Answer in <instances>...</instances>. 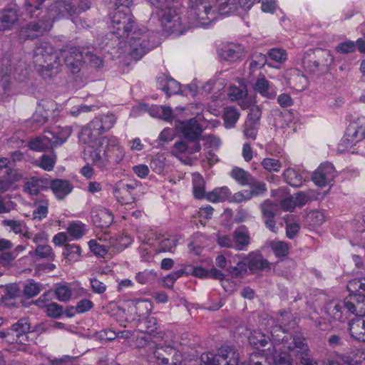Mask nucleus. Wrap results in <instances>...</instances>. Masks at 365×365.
<instances>
[{
	"label": "nucleus",
	"mask_w": 365,
	"mask_h": 365,
	"mask_svg": "<svg viewBox=\"0 0 365 365\" xmlns=\"http://www.w3.org/2000/svg\"><path fill=\"white\" fill-rule=\"evenodd\" d=\"M351 294L344 301L333 302L326 307V313L335 321L344 322L351 314L365 315V282L354 279L347 284Z\"/></svg>",
	"instance_id": "nucleus-1"
},
{
	"label": "nucleus",
	"mask_w": 365,
	"mask_h": 365,
	"mask_svg": "<svg viewBox=\"0 0 365 365\" xmlns=\"http://www.w3.org/2000/svg\"><path fill=\"white\" fill-rule=\"evenodd\" d=\"M116 118L113 113L98 115L82 127L78 133L79 141L88 145L93 150L101 146V139L109 138L102 135L110 130L114 125Z\"/></svg>",
	"instance_id": "nucleus-2"
},
{
	"label": "nucleus",
	"mask_w": 365,
	"mask_h": 365,
	"mask_svg": "<svg viewBox=\"0 0 365 365\" xmlns=\"http://www.w3.org/2000/svg\"><path fill=\"white\" fill-rule=\"evenodd\" d=\"M33 63L38 73L44 79H50L59 71L60 56L48 42H40L33 51Z\"/></svg>",
	"instance_id": "nucleus-3"
},
{
	"label": "nucleus",
	"mask_w": 365,
	"mask_h": 365,
	"mask_svg": "<svg viewBox=\"0 0 365 365\" xmlns=\"http://www.w3.org/2000/svg\"><path fill=\"white\" fill-rule=\"evenodd\" d=\"M101 143H103L101 146L92 150L90 158L97 168L107 170L119 164L125 153L115 138L101 139Z\"/></svg>",
	"instance_id": "nucleus-4"
},
{
	"label": "nucleus",
	"mask_w": 365,
	"mask_h": 365,
	"mask_svg": "<svg viewBox=\"0 0 365 365\" xmlns=\"http://www.w3.org/2000/svg\"><path fill=\"white\" fill-rule=\"evenodd\" d=\"M94 50L91 46H66L60 50L58 54L63 58L64 63L69 71L73 73H77L85 63L96 68L103 65V60L94 53Z\"/></svg>",
	"instance_id": "nucleus-5"
},
{
	"label": "nucleus",
	"mask_w": 365,
	"mask_h": 365,
	"mask_svg": "<svg viewBox=\"0 0 365 365\" xmlns=\"http://www.w3.org/2000/svg\"><path fill=\"white\" fill-rule=\"evenodd\" d=\"M91 8L90 0H58L48 8L53 21L63 17L73 19Z\"/></svg>",
	"instance_id": "nucleus-6"
},
{
	"label": "nucleus",
	"mask_w": 365,
	"mask_h": 365,
	"mask_svg": "<svg viewBox=\"0 0 365 365\" xmlns=\"http://www.w3.org/2000/svg\"><path fill=\"white\" fill-rule=\"evenodd\" d=\"M149 3L158 9V15L165 31L183 34L180 17L172 8V0H148Z\"/></svg>",
	"instance_id": "nucleus-7"
},
{
	"label": "nucleus",
	"mask_w": 365,
	"mask_h": 365,
	"mask_svg": "<svg viewBox=\"0 0 365 365\" xmlns=\"http://www.w3.org/2000/svg\"><path fill=\"white\" fill-rule=\"evenodd\" d=\"M187 18L190 28L197 27L209 25L217 19V14L210 2L189 1Z\"/></svg>",
	"instance_id": "nucleus-8"
},
{
	"label": "nucleus",
	"mask_w": 365,
	"mask_h": 365,
	"mask_svg": "<svg viewBox=\"0 0 365 365\" xmlns=\"http://www.w3.org/2000/svg\"><path fill=\"white\" fill-rule=\"evenodd\" d=\"M154 37L153 32L145 29L135 31L128 41L130 55L135 60H139L154 47V43L151 42Z\"/></svg>",
	"instance_id": "nucleus-9"
},
{
	"label": "nucleus",
	"mask_w": 365,
	"mask_h": 365,
	"mask_svg": "<svg viewBox=\"0 0 365 365\" xmlns=\"http://www.w3.org/2000/svg\"><path fill=\"white\" fill-rule=\"evenodd\" d=\"M333 61L330 51L318 48L307 53L303 63L310 72L320 75L328 71Z\"/></svg>",
	"instance_id": "nucleus-10"
},
{
	"label": "nucleus",
	"mask_w": 365,
	"mask_h": 365,
	"mask_svg": "<svg viewBox=\"0 0 365 365\" xmlns=\"http://www.w3.org/2000/svg\"><path fill=\"white\" fill-rule=\"evenodd\" d=\"M202 365H237L239 354L230 346L220 348L216 354L204 353L201 356Z\"/></svg>",
	"instance_id": "nucleus-11"
},
{
	"label": "nucleus",
	"mask_w": 365,
	"mask_h": 365,
	"mask_svg": "<svg viewBox=\"0 0 365 365\" xmlns=\"http://www.w3.org/2000/svg\"><path fill=\"white\" fill-rule=\"evenodd\" d=\"M113 192L122 203L130 204L143 194L142 185L135 180H120L115 184Z\"/></svg>",
	"instance_id": "nucleus-12"
},
{
	"label": "nucleus",
	"mask_w": 365,
	"mask_h": 365,
	"mask_svg": "<svg viewBox=\"0 0 365 365\" xmlns=\"http://www.w3.org/2000/svg\"><path fill=\"white\" fill-rule=\"evenodd\" d=\"M133 20L128 8L123 10L116 9L110 14L112 33L119 38L125 37L133 26Z\"/></svg>",
	"instance_id": "nucleus-13"
},
{
	"label": "nucleus",
	"mask_w": 365,
	"mask_h": 365,
	"mask_svg": "<svg viewBox=\"0 0 365 365\" xmlns=\"http://www.w3.org/2000/svg\"><path fill=\"white\" fill-rule=\"evenodd\" d=\"M292 342L287 345V350L293 351L296 357L299 360L301 365H314L313 360L309 357V347L304 337L295 336L290 338Z\"/></svg>",
	"instance_id": "nucleus-14"
},
{
	"label": "nucleus",
	"mask_w": 365,
	"mask_h": 365,
	"mask_svg": "<svg viewBox=\"0 0 365 365\" xmlns=\"http://www.w3.org/2000/svg\"><path fill=\"white\" fill-rule=\"evenodd\" d=\"M336 177V170L330 163L322 164L312 175V181L319 187H325Z\"/></svg>",
	"instance_id": "nucleus-15"
},
{
	"label": "nucleus",
	"mask_w": 365,
	"mask_h": 365,
	"mask_svg": "<svg viewBox=\"0 0 365 365\" xmlns=\"http://www.w3.org/2000/svg\"><path fill=\"white\" fill-rule=\"evenodd\" d=\"M30 329L31 325L29 319H20L10 327V330L12 332V341L21 344H26L29 341L28 334L30 333Z\"/></svg>",
	"instance_id": "nucleus-16"
},
{
	"label": "nucleus",
	"mask_w": 365,
	"mask_h": 365,
	"mask_svg": "<svg viewBox=\"0 0 365 365\" xmlns=\"http://www.w3.org/2000/svg\"><path fill=\"white\" fill-rule=\"evenodd\" d=\"M179 129L183 137L189 141L200 140L203 129L195 118L180 122Z\"/></svg>",
	"instance_id": "nucleus-17"
},
{
	"label": "nucleus",
	"mask_w": 365,
	"mask_h": 365,
	"mask_svg": "<svg viewBox=\"0 0 365 365\" xmlns=\"http://www.w3.org/2000/svg\"><path fill=\"white\" fill-rule=\"evenodd\" d=\"M23 190L29 195H37L41 190L49 188L50 180L46 178L31 177L24 179Z\"/></svg>",
	"instance_id": "nucleus-18"
},
{
	"label": "nucleus",
	"mask_w": 365,
	"mask_h": 365,
	"mask_svg": "<svg viewBox=\"0 0 365 365\" xmlns=\"http://www.w3.org/2000/svg\"><path fill=\"white\" fill-rule=\"evenodd\" d=\"M53 20L48 15L46 19H39L38 21H33L29 22L24 30L29 38H36L38 35L49 31L53 26Z\"/></svg>",
	"instance_id": "nucleus-19"
},
{
	"label": "nucleus",
	"mask_w": 365,
	"mask_h": 365,
	"mask_svg": "<svg viewBox=\"0 0 365 365\" xmlns=\"http://www.w3.org/2000/svg\"><path fill=\"white\" fill-rule=\"evenodd\" d=\"M9 59H2L0 62V68L5 74L0 78V101L6 99L11 94L10 78L8 73L10 71Z\"/></svg>",
	"instance_id": "nucleus-20"
},
{
	"label": "nucleus",
	"mask_w": 365,
	"mask_h": 365,
	"mask_svg": "<svg viewBox=\"0 0 365 365\" xmlns=\"http://www.w3.org/2000/svg\"><path fill=\"white\" fill-rule=\"evenodd\" d=\"M232 238L235 242L236 250H247L250 243L251 238L249 230L245 225L240 226L234 230Z\"/></svg>",
	"instance_id": "nucleus-21"
},
{
	"label": "nucleus",
	"mask_w": 365,
	"mask_h": 365,
	"mask_svg": "<svg viewBox=\"0 0 365 365\" xmlns=\"http://www.w3.org/2000/svg\"><path fill=\"white\" fill-rule=\"evenodd\" d=\"M246 264L247 268H249L252 274L270 269L269 262L261 255L253 252L249 254L247 263Z\"/></svg>",
	"instance_id": "nucleus-22"
},
{
	"label": "nucleus",
	"mask_w": 365,
	"mask_h": 365,
	"mask_svg": "<svg viewBox=\"0 0 365 365\" xmlns=\"http://www.w3.org/2000/svg\"><path fill=\"white\" fill-rule=\"evenodd\" d=\"M287 83L291 88L302 91L307 87L308 81L299 70L292 69L287 73Z\"/></svg>",
	"instance_id": "nucleus-23"
},
{
	"label": "nucleus",
	"mask_w": 365,
	"mask_h": 365,
	"mask_svg": "<svg viewBox=\"0 0 365 365\" xmlns=\"http://www.w3.org/2000/svg\"><path fill=\"white\" fill-rule=\"evenodd\" d=\"M73 132V127L71 125L56 127L53 131H46V133L48 134L53 138V146H58L66 142L67 139Z\"/></svg>",
	"instance_id": "nucleus-24"
},
{
	"label": "nucleus",
	"mask_w": 365,
	"mask_h": 365,
	"mask_svg": "<svg viewBox=\"0 0 365 365\" xmlns=\"http://www.w3.org/2000/svg\"><path fill=\"white\" fill-rule=\"evenodd\" d=\"M158 86L163 91L167 96L178 94L180 92V84L172 78L163 74L158 78Z\"/></svg>",
	"instance_id": "nucleus-25"
},
{
	"label": "nucleus",
	"mask_w": 365,
	"mask_h": 365,
	"mask_svg": "<svg viewBox=\"0 0 365 365\" xmlns=\"http://www.w3.org/2000/svg\"><path fill=\"white\" fill-rule=\"evenodd\" d=\"M49 187L59 200L64 199L73 188L69 181L62 179H55L50 181Z\"/></svg>",
	"instance_id": "nucleus-26"
},
{
	"label": "nucleus",
	"mask_w": 365,
	"mask_h": 365,
	"mask_svg": "<svg viewBox=\"0 0 365 365\" xmlns=\"http://www.w3.org/2000/svg\"><path fill=\"white\" fill-rule=\"evenodd\" d=\"M91 217L93 224L100 228H107L113 222V215L106 209L93 210Z\"/></svg>",
	"instance_id": "nucleus-27"
},
{
	"label": "nucleus",
	"mask_w": 365,
	"mask_h": 365,
	"mask_svg": "<svg viewBox=\"0 0 365 365\" xmlns=\"http://www.w3.org/2000/svg\"><path fill=\"white\" fill-rule=\"evenodd\" d=\"M19 20L16 8H9L0 11V31L10 29Z\"/></svg>",
	"instance_id": "nucleus-28"
},
{
	"label": "nucleus",
	"mask_w": 365,
	"mask_h": 365,
	"mask_svg": "<svg viewBox=\"0 0 365 365\" xmlns=\"http://www.w3.org/2000/svg\"><path fill=\"white\" fill-rule=\"evenodd\" d=\"M349 331L356 341L365 342V319L359 318L351 320L349 324Z\"/></svg>",
	"instance_id": "nucleus-29"
},
{
	"label": "nucleus",
	"mask_w": 365,
	"mask_h": 365,
	"mask_svg": "<svg viewBox=\"0 0 365 365\" xmlns=\"http://www.w3.org/2000/svg\"><path fill=\"white\" fill-rule=\"evenodd\" d=\"M12 247L11 241L6 239H0V264L3 267L9 266L16 257L14 252H8Z\"/></svg>",
	"instance_id": "nucleus-30"
},
{
	"label": "nucleus",
	"mask_w": 365,
	"mask_h": 365,
	"mask_svg": "<svg viewBox=\"0 0 365 365\" xmlns=\"http://www.w3.org/2000/svg\"><path fill=\"white\" fill-rule=\"evenodd\" d=\"M287 331H288L277 324L273 326L270 331L272 340L277 343H282L283 347L286 349H287V345L289 343L292 342V339H290L291 337L300 336L299 334L285 335Z\"/></svg>",
	"instance_id": "nucleus-31"
},
{
	"label": "nucleus",
	"mask_w": 365,
	"mask_h": 365,
	"mask_svg": "<svg viewBox=\"0 0 365 365\" xmlns=\"http://www.w3.org/2000/svg\"><path fill=\"white\" fill-rule=\"evenodd\" d=\"M53 138L48 134L43 137H36L29 143V147L31 150L43 152L54 148L52 144Z\"/></svg>",
	"instance_id": "nucleus-32"
},
{
	"label": "nucleus",
	"mask_w": 365,
	"mask_h": 365,
	"mask_svg": "<svg viewBox=\"0 0 365 365\" xmlns=\"http://www.w3.org/2000/svg\"><path fill=\"white\" fill-rule=\"evenodd\" d=\"M245 56L244 49L241 45L231 44L222 50V58L225 61H235Z\"/></svg>",
	"instance_id": "nucleus-33"
},
{
	"label": "nucleus",
	"mask_w": 365,
	"mask_h": 365,
	"mask_svg": "<svg viewBox=\"0 0 365 365\" xmlns=\"http://www.w3.org/2000/svg\"><path fill=\"white\" fill-rule=\"evenodd\" d=\"M158 240V252H173V250L177 245V239L174 236L170 235H160L157 237Z\"/></svg>",
	"instance_id": "nucleus-34"
},
{
	"label": "nucleus",
	"mask_w": 365,
	"mask_h": 365,
	"mask_svg": "<svg viewBox=\"0 0 365 365\" xmlns=\"http://www.w3.org/2000/svg\"><path fill=\"white\" fill-rule=\"evenodd\" d=\"M254 89L262 96L269 99L276 96V93L270 88L269 81L264 76L257 78Z\"/></svg>",
	"instance_id": "nucleus-35"
},
{
	"label": "nucleus",
	"mask_w": 365,
	"mask_h": 365,
	"mask_svg": "<svg viewBox=\"0 0 365 365\" xmlns=\"http://www.w3.org/2000/svg\"><path fill=\"white\" fill-rule=\"evenodd\" d=\"M230 195V192L227 187H217L206 195V198L212 202H224Z\"/></svg>",
	"instance_id": "nucleus-36"
},
{
	"label": "nucleus",
	"mask_w": 365,
	"mask_h": 365,
	"mask_svg": "<svg viewBox=\"0 0 365 365\" xmlns=\"http://www.w3.org/2000/svg\"><path fill=\"white\" fill-rule=\"evenodd\" d=\"M287 183L292 187H299L303 182L302 175L292 168H287L283 173Z\"/></svg>",
	"instance_id": "nucleus-37"
},
{
	"label": "nucleus",
	"mask_w": 365,
	"mask_h": 365,
	"mask_svg": "<svg viewBox=\"0 0 365 365\" xmlns=\"http://www.w3.org/2000/svg\"><path fill=\"white\" fill-rule=\"evenodd\" d=\"M216 6L221 15L231 14L238 8L237 0H216Z\"/></svg>",
	"instance_id": "nucleus-38"
},
{
	"label": "nucleus",
	"mask_w": 365,
	"mask_h": 365,
	"mask_svg": "<svg viewBox=\"0 0 365 365\" xmlns=\"http://www.w3.org/2000/svg\"><path fill=\"white\" fill-rule=\"evenodd\" d=\"M277 325L289 331L294 329L297 324L295 319L289 312H280L279 316L277 317Z\"/></svg>",
	"instance_id": "nucleus-39"
},
{
	"label": "nucleus",
	"mask_w": 365,
	"mask_h": 365,
	"mask_svg": "<svg viewBox=\"0 0 365 365\" xmlns=\"http://www.w3.org/2000/svg\"><path fill=\"white\" fill-rule=\"evenodd\" d=\"M230 175L241 185H247L253 178L250 173L240 168L232 170Z\"/></svg>",
	"instance_id": "nucleus-40"
},
{
	"label": "nucleus",
	"mask_w": 365,
	"mask_h": 365,
	"mask_svg": "<svg viewBox=\"0 0 365 365\" xmlns=\"http://www.w3.org/2000/svg\"><path fill=\"white\" fill-rule=\"evenodd\" d=\"M193 194L195 198L202 199L205 195V180L198 173L192 175Z\"/></svg>",
	"instance_id": "nucleus-41"
},
{
	"label": "nucleus",
	"mask_w": 365,
	"mask_h": 365,
	"mask_svg": "<svg viewBox=\"0 0 365 365\" xmlns=\"http://www.w3.org/2000/svg\"><path fill=\"white\" fill-rule=\"evenodd\" d=\"M86 225L80 221L69 223L67 232L73 239H80L86 234Z\"/></svg>",
	"instance_id": "nucleus-42"
},
{
	"label": "nucleus",
	"mask_w": 365,
	"mask_h": 365,
	"mask_svg": "<svg viewBox=\"0 0 365 365\" xmlns=\"http://www.w3.org/2000/svg\"><path fill=\"white\" fill-rule=\"evenodd\" d=\"M240 117L238 110L234 107H227L225 108L223 119L225 121V125L227 128H232Z\"/></svg>",
	"instance_id": "nucleus-43"
},
{
	"label": "nucleus",
	"mask_w": 365,
	"mask_h": 365,
	"mask_svg": "<svg viewBox=\"0 0 365 365\" xmlns=\"http://www.w3.org/2000/svg\"><path fill=\"white\" fill-rule=\"evenodd\" d=\"M81 251L80 247L77 245L66 244L63 254L68 260L76 262L80 259Z\"/></svg>",
	"instance_id": "nucleus-44"
},
{
	"label": "nucleus",
	"mask_w": 365,
	"mask_h": 365,
	"mask_svg": "<svg viewBox=\"0 0 365 365\" xmlns=\"http://www.w3.org/2000/svg\"><path fill=\"white\" fill-rule=\"evenodd\" d=\"M268 340H271V339L260 331H254L249 336L250 344L257 349L264 347L267 344Z\"/></svg>",
	"instance_id": "nucleus-45"
},
{
	"label": "nucleus",
	"mask_w": 365,
	"mask_h": 365,
	"mask_svg": "<svg viewBox=\"0 0 365 365\" xmlns=\"http://www.w3.org/2000/svg\"><path fill=\"white\" fill-rule=\"evenodd\" d=\"M360 137L361 135L358 132L357 127L349 128L341 140V144H344L346 147H351L356 143L362 140Z\"/></svg>",
	"instance_id": "nucleus-46"
},
{
	"label": "nucleus",
	"mask_w": 365,
	"mask_h": 365,
	"mask_svg": "<svg viewBox=\"0 0 365 365\" xmlns=\"http://www.w3.org/2000/svg\"><path fill=\"white\" fill-rule=\"evenodd\" d=\"M42 289L41 284L31 280L24 285L23 293L26 298H32L38 294Z\"/></svg>",
	"instance_id": "nucleus-47"
},
{
	"label": "nucleus",
	"mask_w": 365,
	"mask_h": 365,
	"mask_svg": "<svg viewBox=\"0 0 365 365\" xmlns=\"http://www.w3.org/2000/svg\"><path fill=\"white\" fill-rule=\"evenodd\" d=\"M250 187L249 193L251 194V198L253 196L262 195L267 191L266 184L252 178L248 185Z\"/></svg>",
	"instance_id": "nucleus-48"
},
{
	"label": "nucleus",
	"mask_w": 365,
	"mask_h": 365,
	"mask_svg": "<svg viewBox=\"0 0 365 365\" xmlns=\"http://www.w3.org/2000/svg\"><path fill=\"white\" fill-rule=\"evenodd\" d=\"M2 225L9 227L15 234H21L28 230L26 223L22 220H4L2 221Z\"/></svg>",
	"instance_id": "nucleus-49"
},
{
	"label": "nucleus",
	"mask_w": 365,
	"mask_h": 365,
	"mask_svg": "<svg viewBox=\"0 0 365 365\" xmlns=\"http://www.w3.org/2000/svg\"><path fill=\"white\" fill-rule=\"evenodd\" d=\"M45 0H27L26 2V11L31 18L38 17L40 6Z\"/></svg>",
	"instance_id": "nucleus-50"
},
{
	"label": "nucleus",
	"mask_w": 365,
	"mask_h": 365,
	"mask_svg": "<svg viewBox=\"0 0 365 365\" xmlns=\"http://www.w3.org/2000/svg\"><path fill=\"white\" fill-rule=\"evenodd\" d=\"M270 247L274 255L278 257H285L289 254V245L282 241H274L270 243Z\"/></svg>",
	"instance_id": "nucleus-51"
},
{
	"label": "nucleus",
	"mask_w": 365,
	"mask_h": 365,
	"mask_svg": "<svg viewBox=\"0 0 365 365\" xmlns=\"http://www.w3.org/2000/svg\"><path fill=\"white\" fill-rule=\"evenodd\" d=\"M56 108V103L51 99H43L39 101L37 105L36 110L42 113L47 115Z\"/></svg>",
	"instance_id": "nucleus-52"
},
{
	"label": "nucleus",
	"mask_w": 365,
	"mask_h": 365,
	"mask_svg": "<svg viewBox=\"0 0 365 365\" xmlns=\"http://www.w3.org/2000/svg\"><path fill=\"white\" fill-rule=\"evenodd\" d=\"M56 161V156L55 155H43L40 158L39 166L46 171H51L53 169Z\"/></svg>",
	"instance_id": "nucleus-53"
},
{
	"label": "nucleus",
	"mask_w": 365,
	"mask_h": 365,
	"mask_svg": "<svg viewBox=\"0 0 365 365\" xmlns=\"http://www.w3.org/2000/svg\"><path fill=\"white\" fill-rule=\"evenodd\" d=\"M164 157L163 155H156L150 161V166L151 169L156 173H161L165 168Z\"/></svg>",
	"instance_id": "nucleus-54"
},
{
	"label": "nucleus",
	"mask_w": 365,
	"mask_h": 365,
	"mask_svg": "<svg viewBox=\"0 0 365 365\" xmlns=\"http://www.w3.org/2000/svg\"><path fill=\"white\" fill-rule=\"evenodd\" d=\"M262 167L269 172H279L282 168L279 160L274 158H264L262 161Z\"/></svg>",
	"instance_id": "nucleus-55"
},
{
	"label": "nucleus",
	"mask_w": 365,
	"mask_h": 365,
	"mask_svg": "<svg viewBox=\"0 0 365 365\" xmlns=\"http://www.w3.org/2000/svg\"><path fill=\"white\" fill-rule=\"evenodd\" d=\"M48 202L44 201L41 204H36V208L33 212V219L42 220L48 214Z\"/></svg>",
	"instance_id": "nucleus-56"
},
{
	"label": "nucleus",
	"mask_w": 365,
	"mask_h": 365,
	"mask_svg": "<svg viewBox=\"0 0 365 365\" xmlns=\"http://www.w3.org/2000/svg\"><path fill=\"white\" fill-rule=\"evenodd\" d=\"M55 294L59 301L66 302L71 297L72 291L68 286L61 285L56 289Z\"/></svg>",
	"instance_id": "nucleus-57"
},
{
	"label": "nucleus",
	"mask_w": 365,
	"mask_h": 365,
	"mask_svg": "<svg viewBox=\"0 0 365 365\" xmlns=\"http://www.w3.org/2000/svg\"><path fill=\"white\" fill-rule=\"evenodd\" d=\"M227 271L232 277H237L247 272V264L243 262H239L235 266H229Z\"/></svg>",
	"instance_id": "nucleus-58"
},
{
	"label": "nucleus",
	"mask_w": 365,
	"mask_h": 365,
	"mask_svg": "<svg viewBox=\"0 0 365 365\" xmlns=\"http://www.w3.org/2000/svg\"><path fill=\"white\" fill-rule=\"evenodd\" d=\"M258 128L259 124L252 123V121H245L244 135L248 138L255 140L257 138Z\"/></svg>",
	"instance_id": "nucleus-59"
},
{
	"label": "nucleus",
	"mask_w": 365,
	"mask_h": 365,
	"mask_svg": "<svg viewBox=\"0 0 365 365\" xmlns=\"http://www.w3.org/2000/svg\"><path fill=\"white\" fill-rule=\"evenodd\" d=\"M277 205L270 200H265L261 205L262 212L264 217L270 218L275 216Z\"/></svg>",
	"instance_id": "nucleus-60"
},
{
	"label": "nucleus",
	"mask_w": 365,
	"mask_h": 365,
	"mask_svg": "<svg viewBox=\"0 0 365 365\" xmlns=\"http://www.w3.org/2000/svg\"><path fill=\"white\" fill-rule=\"evenodd\" d=\"M267 62V56L262 53H257L253 56L250 62V68L251 71H255L262 68Z\"/></svg>",
	"instance_id": "nucleus-61"
},
{
	"label": "nucleus",
	"mask_w": 365,
	"mask_h": 365,
	"mask_svg": "<svg viewBox=\"0 0 365 365\" xmlns=\"http://www.w3.org/2000/svg\"><path fill=\"white\" fill-rule=\"evenodd\" d=\"M145 329L142 331L150 335L153 334L158 329L157 319L153 317H148L143 322Z\"/></svg>",
	"instance_id": "nucleus-62"
},
{
	"label": "nucleus",
	"mask_w": 365,
	"mask_h": 365,
	"mask_svg": "<svg viewBox=\"0 0 365 365\" xmlns=\"http://www.w3.org/2000/svg\"><path fill=\"white\" fill-rule=\"evenodd\" d=\"M48 116L36 110L32 117V127L34 130L38 128L40 126L44 125L48 120Z\"/></svg>",
	"instance_id": "nucleus-63"
},
{
	"label": "nucleus",
	"mask_w": 365,
	"mask_h": 365,
	"mask_svg": "<svg viewBox=\"0 0 365 365\" xmlns=\"http://www.w3.org/2000/svg\"><path fill=\"white\" fill-rule=\"evenodd\" d=\"M46 314L53 318H59L63 314V307L57 303H50L46 306Z\"/></svg>",
	"instance_id": "nucleus-64"
}]
</instances>
